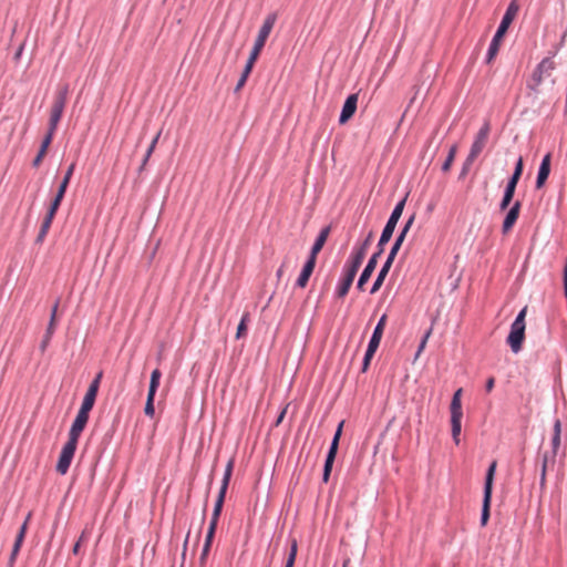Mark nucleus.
Masks as SVG:
<instances>
[{
  "label": "nucleus",
  "instance_id": "obj_1",
  "mask_svg": "<svg viewBox=\"0 0 567 567\" xmlns=\"http://www.w3.org/2000/svg\"><path fill=\"white\" fill-rule=\"evenodd\" d=\"M414 219H415V215L413 214L412 216L409 217V219L405 221V225L403 226V228L401 229L400 234L396 236L391 249H390V252L384 261V264L382 265L371 289H370V293L373 295L377 291H379V289L381 288V286L383 285L384 282V279L385 277L388 276L391 267H392V264L406 237V234L408 231L410 230V228L412 227L413 223H414Z\"/></svg>",
  "mask_w": 567,
  "mask_h": 567
},
{
  "label": "nucleus",
  "instance_id": "obj_2",
  "mask_svg": "<svg viewBox=\"0 0 567 567\" xmlns=\"http://www.w3.org/2000/svg\"><path fill=\"white\" fill-rule=\"evenodd\" d=\"M517 11H518L517 3L515 1H512L508 4V7L502 18V21L491 41V43H489V47H488V50L486 53V62L487 63H491L492 60L497 55V53L499 51L501 41H502L504 34L506 33L508 27L513 22L515 16L517 14Z\"/></svg>",
  "mask_w": 567,
  "mask_h": 567
},
{
  "label": "nucleus",
  "instance_id": "obj_3",
  "mask_svg": "<svg viewBox=\"0 0 567 567\" xmlns=\"http://www.w3.org/2000/svg\"><path fill=\"white\" fill-rule=\"evenodd\" d=\"M527 308H523L515 320L511 324V331L507 336L506 342L511 347V350L514 353H518L522 350V346L525 339V317H526Z\"/></svg>",
  "mask_w": 567,
  "mask_h": 567
},
{
  "label": "nucleus",
  "instance_id": "obj_4",
  "mask_svg": "<svg viewBox=\"0 0 567 567\" xmlns=\"http://www.w3.org/2000/svg\"><path fill=\"white\" fill-rule=\"evenodd\" d=\"M405 202H406V196L403 199H401L400 202H398L396 205L394 206V208H393V210H392V213L381 233L380 239L377 245V251H379L381 254L384 252V247L390 241V239L394 233V229L396 227V224L403 213Z\"/></svg>",
  "mask_w": 567,
  "mask_h": 567
},
{
  "label": "nucleus",
  "instance_id": "obj_5",
  "mask_svg": "<svg viewBox=\"0 0 567 567\" xmlns=\"http://www.w3.org/2000/svg\"><path fill=\"white\" fill-rule=\"evenodd\" d=\"M234 464H235L234 458H230L228 461L227 465H226V468H225V472H224V476H223V480H221V485H220V488H219V492H218V495H217V499H216L215 505H214L212 518H210V522H209V524L213 525V526L214 525L215 526L218 525V520H219V517H220V514H221V511H223V505H224V502H225V497H226V493H227V489H228V485H229V482H230V478H231V475H233Z\"/></svg>",
  "mask_w": 567,
  "mask_h": 567
},
{
  "label": "nucleus",
  "instance_id": "obj_6",
  "mask_svg": "<svg viewBox=\"0 0 567 567\" xmlns=\"http://www.w3.org/2000/svg\"><path fill=\"white\" fill-rule=\"evenodd\" d=\"M523 167H524L523 158L519 157L515 165L514 172L506 184V187H505V190L503 194V198L499 203L501 210H505L508 208V206L514 197L517 183L522 176Z\"/></svg>",
  "mask_w": 567,
  "mask_h": 567
},
{
  "label": "nucleus",
  "instance_id": "obj_7",
  "mask_svg": "<svg viewBox=\"0 0 567 567\" xmlns=\"http://www.w3.org/2000/svg\"><path fill=\"white\" fill-rule=\"evenodd\" d=\"M276 20H277L276 13H269L266 17L261 28L259 29L258 35L255 40L252 50L250 52V56H252V59H258V56H259L262 48L265 47L266 41L276 23Z\"/></svg>",
  "mask_w": 567,
  "mask_h": 567
},
{
  "label": "nucleus",
  "instance_id": "obj_8",
  "mask_svg": "<svg viewBox=\"0 0 567 567\" xmlns=\"http://www.w3.org/2000/svg\"><path fill=\"white\" fill-rule=\"evenodd\" d=\"M359 268L360 267L357 266L355 264L349 260L346 261L343 266L342 277L340 278L334 291L338 298H343L348 295Z\"/></svg>",
  "mask_w": 567,
  "mask_h": 567
},
{
  "label": "nucleus",
  "instance_id": "obj_9",
  "mask_svg": "<svg viewBox=\"0 0 567 567\" xmlns=\"http://www.w3.org/2000/svg\"><path fill=\"white\" fill-rule=\"evenodd\" d=\"M76 446L78 442L70 439H68L66 443L63 445L56 463V472L59 474L65 475L68 473L71 462L74 457Z\"/></svg>",
  "mask_w": 567,
  "mask_h": 567
},
{
  "label": "nucleus",
  "instance_id": "obj_10",
  "mask_svg": "<svg viewBox=\"0 0 567 567\" xmlns=\"http://www.w3.org/2000/svg\"><path fill=\"white\" fill-rule=\"evenodd\" d=\"M491 132V124L488 121H485L482 127L478 130L475 140L470 150V161H475V158L482 153L484 150L488 135Z\"/></svg>",
  "mask_w": 567,
  "mask_h": 567
},
{
  "label": "nucleus",
  "instance_id": "obj_11",
  "mask_svg": "<svg viewBox=\"0 0 567 567\" xmlns=\"http://www.w3.org/2000/svg\"><path fill=\"white\" fill-rule=\"evenodd\" d=\"M69 94V85L65 84L56 91L53 100V104L51 107L50 116L61 121Z\"/></svg>",
  "mask_w": 567,
  "mask_h": 567
},
{
  "label": "nucleus",
  "instance_id": "obj_12",
  "mask_svg": "<svg viewBox=\"0 0 567 567\" xmlns=\"http://www.w3.org/2000/svg\"><path fill=\"white\" fill-rule=\"evenodd\" d=\"M102 377H103V372L100 371L95 378L92 380V382L90 383L89 388H87V391L83 398V401H82V404H81V409H84V410H87V411H91L94 406V403H95V400H96V395H97V392H99V388H100V383H101V380H102Z\"/></svg>",
  "mask_w": 567,
  "mask_h": 567
},
{
  "label": "nucleus",
  "instance_id": "obj_13",
  "mask_svg": "<svg viewBox=\"0 0 567 567\" xmlns=\"http://www.w3.org/2000/svg\"><path fill=\"white\" fill-rule=\"evenodd\" d=\"M90 416V411L81 409L79 410L71 429L69 431V437L70 440H73L75 442L79 441L81 433L83 432Z\"/></svg>",
  "mask_w": 567,
  "mask_h": 567
},
{
  "label": "nucleus",
  "instance_id": "obj_14",
  "mask_svg": "<svg viewBox=\"0 0 567 567\" xmlns=\"http://www.w3.org/2000/svg\"><path fill=\"white\" fill-rule=\"evenodd\" d=\"M554 70L555 62L550 58L543 59L532 74L535 85L538 86L543 82L544 76H549Z\"/></svg>",
  "mask_w": 567,
  "mask_h": 567
},
{
  "label": "nucleus",
  "instance_id": "obj_15",
  "mask_svg": "<svg viewBox=\"0 0 567 567\" xmlns=\"http://www.w3.org/2000/svg\"><path fill=\"white\" fill-rule=\"evenodd\" d=\"M382 256L381 252L379 251H374L372 254V256L370 257V259L368 260L363 271L361 272L360 277H359V280L357 282V288L361 291L364 290V285L368 282V280L370 279L372 272L374 271L377 265H378V260L379 258Z\"/></svg>",
  "mask_w": 567,
  "mask_h": 567
},
{
  "label": "nucleus",
  "instance_id": "obj_16",
  "mask_svg": "<svg viewBox=\"0 0 567 567\" xmlns=\"http://www.w3.org/2000/svg\"><path fill=\"white\" fill-rule=\"evenodd\" d=\"M357 104H358V94L353 93L350 94L342 106L340 116H339V123L346 124L355 113L357 111Z\"/></svg>",
  "mask_w": 567,
  "mask_h": 567
},
{
  "label": "nucleus",
  "instance_id": "obj_17",
  "mask_svg": "<svg viewBox=\"0 0 567 567\" xmlns=\"http://www.w3.org/2000/svg\"><path fill=\"white\" fill-rule=\"evenodd\" d=\"M550 159H551V155H550V153H547L540 162L537 177H536V185H535L536 188H538V189L545 185V183L550 174Z\"/></svg>",
  "mask_w": 567,
  "mask_h": 567
},
{
  "label": "nucleus",
  "instance_id": "obj_18",
  "mask_svg": "<svg viewBox=\"0 0 567 567\" xmlns=\"http://www.w3.org/2000/svg\"><path fill=\"white\" fill-rule=\"evenodd\" d=\"M338 446H339V443L331 441L329 451L326 456L324 465H323L322 481L324 483H328V481H329V477H330V474L332 471V466H333V462L336 460V455L338 452Z\"/></svg>",
  "mask_w": 567,
  "mask_h": 567
},
{
  "label": "nucleus",
  "instance_id": "obj_19",
  "mask_svg": "<svg viewBox=\"0 0 567 567\" xmlns=\"http://www.w3.org/2000/svg\"><path fill=\"white\" fill-rule=\"evenodd\" d=\"M338 446H339V443L331 441L329 451L326 456L324 465H323L322 481L324 483H328V481H329V477H330V474L332 471V466H333V462L336 460V455L338 452Z\"/></svg>",
  "mask_w": 567,
  "mask_h": 567
},
{
  "label": "nucleus",
  "instance_id": "obj_20",
  "mask_svg": "<svg viewBox=\"0 0 567 567\" xmlns=\"http://www.w3.org/2000/svg\"><path fill=\"white\" fill-rule=\"evenodd\" d=\"M372 237L373 233L370 231L361 246L352 250L348 260L360 267L365 257L367 249L371 244Z\"/></svg>",
  "mask_w": 567,
  "mask_h": 567
},
{
  "label": "nucleus",
  "instance_id": "obj_21",
  "mask_svg": "<svg viewBox=\"0 0 567 567\" xmlns=\"http://www.w3.org/2000/svg\"><path fill=\"white\" fill-rule=\"evenodd\" d=\"M520 210V202L516 200L514 205L509 208L507 212L503 225H502V231L503 234H507L513 226L515 225L516 220L518 219Z\"/></svg>",
  "mask_w": 567,
  "mask_h": 567
},
{
  "label": "nucleus",
  "instance_id": "obj_22",
  "mask_svg": "<svg viewBox=\"0 0 567 567\" xmlns=\"http://www.w3.org/2000/svg\"><path fill=\"white\" fill-rule=\"evenodd\" d=\"M315 267L316 260H313L312 258H307L301 269V272L299 274L296 280V286L298 288H305L308 285L309 278L312 275Z\"/></svg>",
  "mask_w": 567,
  "mask_h": 567
},
{
  "label": "nucleus",
  "instance_id": "obj_23",
  "mask_svg": "<svg viewBox=\"0 0 567 567\" xmlns=\"http://www.w3.org/2000/svg\"><path fill=\"white\" fill-rule=\"evenodd\" d=\"M329 234H330V226H326L320 230L319 235L317 236V238L315 240V244L311 247L308 258H312L313 260H317V256L320 252V250L322 249V247L324 246Z\"/></svg>",
  "mask_w": 567,
  "mask_h": 567
},
{
  "label": "nucleus",
  "instance_id": "obj_24",
  "mask_svg": "<svg viewBox=\"0 0 567 567\" xmlns=\"http://www.w3.org/2000/svg\"><path fill=\"white\" fill-rule=\"evenodd\" d=\"M560 433H561V423L560 421L557 419L555 422H554V427H553V437H551V451L549 452V456H550V460H551V464L555 463V458H556V455H557V451L559 449V445H560Z\"/></svg>",
  "mask_w": 567,
  "mask_h": 567
},
{
  "label": "nucleus",
  "instance_id": "obj_25",
  "mask_svg": "<svg viewBox=\"0 0 567 567\" xmlns=\"http://www.w3.org/2000/svg\"><path fill=\"white\" fill-rule=\"evenodd\" d=\"M496 466H497V462L493 461L486 471L485 482H484V494L492 495V493H493V482H494V476H495V472H496Z\"/></svg>",
  "mask_w": 567,
  "mask_h": 567
},
{
  "label": "nucleus",
  "instance_id": "obj_26",
  "mask_svg": "<svg viewBox=\"0 0 567 567\" xmlns=\"http://www.w3.org/2000/svg\"><path fill=\"white\" fill-rule=\"evenodd\" d=\"M52 137H49V136H44L43 140H42V143H41V146H40V150L37 154V156L34 157V159L32 161V166L33 167H39L43 157L45 156L47 154V151L50 146V144L52 143Z\"/></svg>",
  "mask_w": 567,
  "mask_h": 567
},
{
  "label": "nucleus",
  "instance_id": "obj_27",
  "mask_svg": "<svg viewBox=\"0 0 567 567\" xmlns=\"http://www.w3.org/2000/svg\"><path fill=\"white\" fill-rule=\"evenodd\" d=\"M492 495L483 494V504H482V513H481V525L485 526L489 518V509H491Z\"/></svg>",
  "mask_w": 567,
  "mask_h": 567
},
{
  "label": "nucleus",
  "instance_id": "obj_28",
  "mask_svg": "<svg viewBox=\"0 0 567 567\" xmlns=\"http://www.w3.org/2000/svg\"><path fill=\"white\" fill-rule=\"evenodd\" d=\"M161 377H162V372L159 371V369H155L151 373V380H150V386H148V393H147V395H150L151 398L155 396V394H156V391L159 386Z\"/></svg>",
  "mask_w": 567,
  "mask_h": 567
},
{
  "label": "nucleus",
  "instance_id": "obj_29",
  "mask_svg": "<svg viewBox=\"0 0 567 567\" xmlns=\"http://www.w3.org/2000/svg\"><path fill=\"white\" fill-rule=\"evenodd\" d=\"M549 463H551L549 452H545L542 455V470H540V480H539L540 488H545V486H546V474H547V468H548Z\"/></svg>",
  "mask_w": 567,
  "mask_h": 567
},
{
  "label": "nucleus",
  "instance_id": "obj_30",
  "mask_svg": "<svg viewBox=\"0 0 567 567\" xmlns=\"http://www.w3.org/2000/svg\"><path fill=\"white\" fill-rule=\"evenodd\" d=\"M462 416H451V425H452V437L456 444L460 443V434H461V424Z\"/></svg>",
  "mask_w": 567,
  "mask_h": 567
},
{
  "label": "nucleus",
  "instance_id": "obj_31",
  "mask_svg": "<svg viewBox=\"0 0 567 567\" xmlns=\"http://www.w3.org/2000/svg\"><path fill=\"white\" fill-rule=\"evenodd\" d=\"M297 551H298V543H297V539L292 538L290 542V550H289V555L287 557L285 567H293L296 557H297Z\"/></svg>",
  "mask_w": 567,
  "mask_h": 567
},
{
  "label": "nucleus",
  "instance_id": "obj_32",
  "mask_svg": "<svg viewBox=\"0 0 567 567\" xmlns=\"http://www.w3.org/2000/svg\"><path fill=\"white\" fill-rule=\"evenodd\" d=\"M54 330H55V323L49 322L45 333L43 336V339L40 343V349L42 352L45 351L48 344L50 343L52 336L54 333Z\"/></svg>",
  "mask_w": 567,
  "mask_h": 567
},
{
  "label": "nucleus",
  "instance_id": "obj_33",
  "mask_svg": "<svg viewBox=\"0 0 567 567\" xmlns=\"http://www.w3.org/2000/svg\"><path fill=\"white\" fill-rule=\"evenodd\" d=\"M456 152H457V146L454 144L450 147V151H449V154L444 161V163L442 164V171L443 172H449L451 166H452V163L455 158V155H456Z\"/></svg>",
  "mask_w": 567,
  "mask_h": 567
},
{
  "label": "nucleus",
  "instance_id": "obj_34",
  "mask_svg": "<svg viewBox=\"0 0 567 567\" xmlns=\"http://www.w3.org/2000/svg\"><path fill=\"white\" fill-rule=\"evenodd\" d=\"M249 320V315L248 313H244L241 319H240V322L237 327V333H236V338L239 339L241 337H244L246 334V331H247V321Z\"/></svg>",
  "mask_w": 567,
  "mask_h": 567
},
{
  "label": "nucleus",
  "instance_id": "obj_35",
  "mask_svg": "<svg viewBox=\"0 0 567 567\" xmlns=\"http://www.w3.org/2000/svg\"><path fill=\"white\" fill-rule=\"evenodd\" d=\"M381 337L377 336V333H372L371 338H370V341L368 343V348L365 351L370 353H375L379 346H380V342H381Z\"/></svg>",
  "mask_w": 567,
  "mask_h": 567
},
{
  "label": "nucleus",
  "instance_id": "obj_36",
  "mask_svg": "<svg viewBox=\"0 0 567 567\" xmlns=\"http://www.w3.org/2000/svg\"><path fill=\"white\" fill-rule=\"evenodd\" d=\"M154 400H155V396L151 398L150 395H147V398H146L144 413L148 417H154V415H155Z\"/></svg>",
  "mask_w": 567,
  "mask_h": 567
},
{
  "label": "nucleus",
  "instance_id": "obj_37",
  "mask_svg": "<svg viewBox=\"0 0 567 567\" xmlns=\"http://www.w3.org/2000/svg\"><path fill=\"white\" fill-rule=\"evenodd\" d=\"M450 410H451V416H455V415L463 416L461 399H458V400L452 399Z\"/></svg>",
  "mask_w": 567,
  "mask_h": 567
},
{
  "label": "nucleus",
  "instance_id": "obj_38",
  "mask_svg": "<svg viewBox=\"0 0 567 567\" xmlns=\"http://www.w3.org/2000/svg\"><path fill=\"white\" fill-rule=\"evenodd\" d=\"M386 319H388L386 315H385V313H383V315L381 316V318L379 319V321H378L377 326L374 327V330H373V332H372V333H377V336H379V337H381V338H382V336H383V331H384V327H385V324H386Z\"/></svg>",
  "mask_w": 567,
  "mask_h": 567
},
{
  "label": "nucleus",
  "instance_id": "obj_39",
  "mask_svg": "<svg viewBox=\"0 0 567 567\" xmlns=\"http://www.w3.org/2000/svg\"><path fill=\"white\" fill-rule=\"evenodd\" d=\"M216 528L217 526H213L209 524L208 526V530H207V534H206V537H205V543H204V546H206V548H210L212 547V544H213V539H214V536H215V533H216Z\"/></svg>",
  "mask_w": 567,
  "mask_h": 567
},
{
  "label": "nucleus",
  "instance_id": "obj_40",
  "mask_svg": "<svg viewBox=\"0 0 567 567\" xmlns=\"http://www.w3.org/2000/svg\"><path fill=\"white\" fill-rule=\"evenodd\" d=\"M50 225H47V223H42L41 224V227H40V230H39V234L35 238V243L37 244H42L44 241V238L45 236L48 235V231L50 229Z\"/></svg>",
  "mask_w": 567,
  "mask_h": 567
},
{
  "label": "nucleus",
  "instance_id": "obj_41",
  "mask_svg": "<svg viewBox=\"0 0 567 567\" xmlns=\"http://www.w3.org/2000/svg\"><path fill=\"white\" fill-rule=\"evenodd\" d=\"M59 122H60L59 120L53 118V117L50 116L49 124H48V132L45 134L47 136L53 138V136L55 134V131L58 128Z\"/></svg>",
  "mask_w": 567,
  "mask_h": 567
},
{
  "label": "nucleus",
  "instance_id": "obj_42",
  "mask_svg": "<svg viewBox=\"0 0 567 567\" xmlns=\"http://www.w3.org/2000/svg\"><path fill=\"white\" fill-rule=\"evenodd\" d=\"M256 60H257V59H252V56H250V55H249V58H248V60H247V63H246V65H245V68H244V71H243V73H241V75H243L244 78L248 79V76H249V74H250V72H251V70H252V66H254V64H255Z\"/></svg>",
  "mask_w": 567,
  "mask_h": 567
},
{
  "label": "nucleus",
  "instance_id": "obj_43",
  "mask_svg": "<svg viewBox=\"0 0 567 567\" xmlns=\"http://www.w3.org/2000/svg\"><path fill=\"white\" fill-rule=\"evenodd\" d=\"M256 60H257V59H252V56H250V55H249V58H248V60H247V63H246V65H245V68H244V71H243V73H241V75H243L244 78L248 79V76H249V74H250V72H251V70H252V66H254V64H255Z\"/></svg>",
  "mask_w": 567,
  "mask_h": 567
},
{
  "label": "nucleus",
  "instance_id": "obj_44",
  "mask_svg": "<svg viewBox=\"0 0 567 567\" xmlns=\"http://www.w3.org/2000/svg\"><path fill=\"white\" fill-rule=\"evenodd\" d=\"M31 517V514L29 513L25 520L23 522V524L21 525L20 529H19V533L16 537V539H21V540H24V537H25V533H27V528H28V522Z\"/></svg>",
  "mask_w": 567,
  "mask_h": 567
},
{
  "label": "nucleus",
  "instance_id": "obj_45",
  "mask_svg": "<svg viewBox=\"0 0 567 567\" xmlns=\"http://www.w3.org/2000/svg\"><path fill=\"white\" fill-rule=\"evenodd\" d=\"M31 517V514L29 513L25 520L23 522V524L21 525L20 529H19V533L16 537V539H21V540H24V537H25V533H27V528H28V522Z\"/></svg>",
  "mask_w": 567,
  "mask_h": 567
},
{
  "label": "nucleus",
  "instance_id": "obj_46",
  "mask_svg": "<svg viewBox=\"0 0 567 567\" xmlns=\"http://www.w3.org/2000/svg\"><path fill=\"white\" fill-rule=\"evenodd\" d=\"M75 169V163H72L69 168L66 169L64 176H63V179L61 181V183H64L65 185H69L70 181H71V177L73 175V172Z\"/></svg>",
  "mask_w": 567,
  "mask_h": 567
},
{
  "label": "nucleus",
  "instance_id": "obj_47",
  "mask_svg": "<svg viewBox=\"0 0 567 567\" xmlns=\"http://www.w3.org/2000/svg\"><path fill=\"white\" fill-rule=\"evenodd\" d=\"M374 353H370L368 351H365L364 353V357H363V361H362V371L365 372L370 365V362L373 358Z\"/></svg>",
  "mask_w": 567,
  "mask_h": 567
},
{
  "label": "nucleus",
  "instance_id": "obj_48",
  "mask_svg": "<svg viewBox=\"0 0 567 567\" xmlns=\"http://www.w3.org/2000/svg\"><path fill=\"white\" fill-rule=\"evenodd\" d=\"M68 186L69 185H65L64 183H60L58 192H56L54 198H56V199L62 202V199H63V197L65 195Z\"/></svg>",
  "mask_w": 567,
  "mask_h": 567
},
{
  "label": "nucleus",
  "instance_id": "obj_49",
  "mask_svg": "<svg viewBox=\"0 0 567 567\" xmlns=\"http://www.w3.org/2000/svg\"><path fill=\"white\" fill-rule=\"evenodd\" d=\"M60 205H61V200L53 198V200L50 204L48 213L55 216Z\"/></svg>",
  "mask_w": 567,
  "mask_h": 567
},
{
  "label": "nucleus",
  "instance_id": "obj_50",
  "mask_svg": "<svg viewBox=\"0 0 567 567\" xmlns=\"http://www.w3.org/2000/svg\"><path fill=\"white\" fill-rule=\"evenodd\" d=\"M474 161H470V154L467 155L465 162L463 163V167H462V172H461V176H465L471 167V165L473 164Z\"/></svg>",
  "mask_w": 567,
  "mask_h": 567
},
{
  "label": "nucleus",
  "instance_id": "obj_51",
  "mask_svg": "<svg viewBox=\"0 0 567 567\" xmlns=\"http://www.w3.org/2000/svg\"><path fill=\"white\" fill-rule=\"evenodd\" d=\"M91 537V530H89L87 528H84L78 539V542H80V544L84 543V542H87Z\"/></svg>",
  "mask_w": 567,
  "mask_h": 567
},
{
  "label": "nucleus",
  "instance_id": "obj_52",
  "mask_svg": "<svg viewBox=\"0 0 567 567\" xmlns=\"http://www.w3.org/2000/svg\"><path fill=\"white\" fill-rule=\"evenodd\" d=\"M59 302H60L59 299L54 302V305H53V307L51 309V315H50V321L49 322L55 323Z\"/></svg>",
  "mask_w": 567,
  "mask_h": 567
},
{
  "label": "nucleus",
  "instance_id": "obj_53",
  "mask_svg": "<svg viewBox=\"0 0 567 567\" xmlns=\"http://www.w3.org/2000/svg\"><path fill=\"white\" fill-rule=\"evenodd\" d=\"M342 426H343V421H341L336 430V433L333 435V439H332V442H337L339 443L340 441V437H341V434H342Z\"/></svg>",
  "mask_w": 567,
  "mask_h": 567
},
{
  "label": "nucleus",
  "instance_id": "obj_54",
  "mask_svg": "<svg viewBox=\"0 0 567 567\" xmlns=\"http://www.w3.org/2000/svg\"><path fill=\"white\" fill-rule=\"evenodd\" d=\"M18 554H19V551H16V549L11 550V554H10V557H9V560H8V567H13L14 566Z\"/></svg>",
  "mask_w": 567,
  "mask_h": 567
},
{
  "label": "nucleus",
  "instance_id": "obj_55",
  "mask_svg": "<svg viewBox=\"0 0 567 567\" xmlns=\"http://www.w3.org/2000/svg\"><path fill=\"white\" fill-rule=\"evenodd\" d=\"M209 550H210V548H206V546H203L202 554L199 557V561L202 564H204L206 561Z\"/></svg>",
  "mask_w": 567,
  "mask_h": 567
},
{
  "label": "nucleus",
  "instance_id": "obj_56",
  "mask_svg": "<svg viewBox=\"0 0 567 567\" xmlns=\"http://www.w3.org/2000/svg\"><path fill=\"white\" fill-rule=\"evenodd\" d=\"M494 384H495V379L493 377L488 378L486 381V384H485V390L487 392H491L494 388Z\"/></svg>",
  "mask_w": 567,
  "mask_h": 567
},
{
  "label": "nucleus",
  "instance_id": "obj_57",
  "mask_svg": "<svg viewBox=\"0 0 567 567\" xmlns=\"http://www.w3.org/2000/svg\"><path fill=\"white\" fill-rule=\"evenodd\" d=\"M431 331H432V330L430 329V330L424 334V337H423V339H422V341H421V343H420V346H419V352H420V351H422V350H423V348L425 347V343H426V341H427V338H429V337H430V334H431Z\"/></svg>",
  "mask_w": 567,
  "mask_h": 567
},
{
  "label": "nucleus",
  "instance_id": "obj_58",
  "mask_svg": "<svg viewBox=\"0 0 567 567\" xmlns=\"http://www.w3.org/2000/svg\"><path fill=\"white\" fill-rule=\"evenodd\" d=\"M286 412H287V406L279 413L277 420L275 421V426H278L282 422V420L286 415Z\"/></svg>",
  "mask_w": 567,
  "mask_h": 567
},
{
  "label": "nucleus",
  "instance_id": "obj_59",
  "mask_svg": "<svg viewBox=\"0 0 567 567\" xmlns=\"http://www.w3.org/2000/svg\"><path fill=\"white\" fill-rule=\"evenodd\" d=\"M247 79L244 78L243 75H240L237 84H236V87H235V91L238 92L246 83Z\"/></svg>",
  "mask_w": 567,
  "mask_h": 567
},
{
  "label": "nucleus",
  "instance_id": "obj_60",
  "mask_svg": "<svg viewBox=\"0 0 567 567\" xmlns=\"http://www.w3.org/2000/svg\"><path fill=\"white\" fill-rule=\"evenodd\" d=\"M53 218H54V215L47 213L42 223H47V225L51 226Z\"/></svg>",
  "mask_w": 567,
  "mask_h": 567
},
{
  "label": "nucleus",
  "instance_id": "obj_61",
  "mask_svg": "<svg viewBox=\"0 0 567 567\" xmlns=\"http://www.w3.org/2000/svg\"><path fill=\"white\" fill-rule=\"evenodd\" d=\"M150 157H151V156H148V155L145 153V155H144V157H143V161H142V164H141V166H140V168H138V171H140V172H142V171L144 169V167L146 166V164H147V162H148Z\"/></svg>",
  "mask_w": 567,
  "mask_h": 567
},
{
  "label": "nucleus",
  "instance_id": "obj_62",
  "mask_svg": "<svg viewBox=\"0 0 567 567\" xmlns=\"http://www.w3.org/2000/svg\"><path fill=\"white\" fill-rule=\"evenodd\" d=\"M23 540L16 539L12 549H16V551H20V548L22 546Z\"/></svg>",
  "mask_w": 567,
  "mask_h": 567
},
{
  "label": "nucleus",
  "instance_id": "obj_63",
  "mask_svg": "<svg viewBox=\"0 0 567 567\" xmlns=\"http://www.w3.org/2000/svg\"><path fill=\"white\" fill-rule=\"evenodd\" d=\"M284 268H285V264H282L278 269H277V272H276V276L278 279H280L284 275Z\"/></svg>",
  "mask_w": 567,
  "mask_h": 567
},
{
  "label": "nucleus",
  "instance_id": "obj_64",
  "mask_svg": "<svg viewBox=\"0 0 567 567\" xmlns=\"http://www.w3.org/2000/svg\"><path fill=\"white\" fill-rule=\"evenodd\" d=\"M154 150H155L154 143H151V144H150V146H148V148L146 150V154H147L148 156H152V154H153Z\"/></svg>",
  "mask_w": 567,
  "mask_h": 567
}]
</instances>
